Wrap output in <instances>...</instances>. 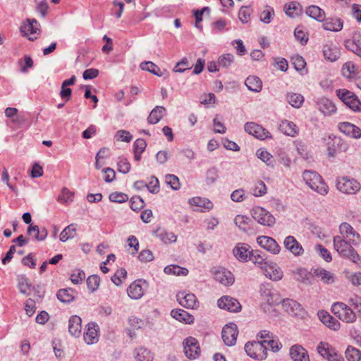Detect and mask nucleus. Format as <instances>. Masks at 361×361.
<instances>
[{
	"label": "nucleus",
	"mask_w": 361,
	"mask_h": 361,
	"mask_svg": "<svg viewBox=\"0 0 361 361\" xmlns=\"http://www.w3.org/2000/svg\"><path fill=\"white\" fill-rule=\"evenodd\" d=\"M346 239L340 235L334 237V247L340 256L350 259L355 264L361 266V256L350 245Z\"/></svg>",
	"instance_id": "f257e3e1"
},
{
	"label": "nucleus",
	"mask_w": 361,
	"mask_h": 361,
	"mask_svg": "<svg viewBox=\"0 0 361 361\" xmlns=\"http://www.w3.org/2000/svg\"><path fill=\"white\" fill-rule=\"evenodd\" d=\"M303 180L310 188L322 195L328 193V186L323 181L321 176L315 171H305L302 175Z\"/></svg>",
	"instance_id": "f03ea898"
},
{
	"label": "nucleus",
	"mask_w": 361,
	"mask_h": 361,
	"mask_svg": "<svg viewBox=\"0 0 361 361\" xmlns=\"http://www.w3.org/2000/svg\"><path fill=\"white\" fill-rule=\"evenodd\" d=\"M259 292L262 300L264 301L261 307L265 313L269 312L273 305H277L281 302L279 295L271 289L269 284L261 285Z\"/></svg>",
	"instance_id": "7ed1b4c3"
},
{
	"label": "nucleus",
	"mask_w": 361,
	"mask_h": 361,
	"mask_svg": "<svg viewBox=\"0 0 361 361\" xmlns=\"http://www.w3.org/2000/svg\"><path fill=\"white\" fill-rule=\"evenodd\" d=\"M331 312L344 322L353 323L356 320L355 313L343 302H334L331 306Z\"/></svg>",
	"instance_id": "20e7f679"
},
{
	"label": "nucleus",
	"mask_w": 361,
	"mask_h": 361,
	"mask_svg": "<svg viewBox=\"0 0 361 361\" xmlns=\"http://www.w3.org/2000/svg\"><path fill=\"white\" fill-rule=\"evenodd\" d=\"M336 188L343 193L354 195L360 190L361 184L353 178L343 176L337 178Z\"/></svg>",
	"instance_id": "39448f33"
},
{
	"label": "nucleus",
	"mask_w": 361,
	"mask_h": 361,
	"mask_svg": "<svg viewBox=\"0 0 361 361\" xmlns=\"http://www.w3.org/2000/svg\"><path fill=\"white\" fill-rule=\"evenodd\" d=\"M245 350L248 356L255 360H263L267 357V345L264 341L247 342L245 345Z\"/></svg>",
	"instance_id": "423d86ee"
},
{
	"label": "nucleus",
	"mask_w": 361,
	"mask_h": 361,
	"mask_svg": "<svg viewBox=\"0 0 361 361\" xmlns=\"http://www.w3.org/2000/svg\"><path fill=\"white\" fill-rule=\"evenodd\" d=\"M251 215L262 226L272 227L276 223L275 217L268 210L261 207H254L251 210Z\"/></svg>",
	"instance_id": "0eeeda50"
},
{
	"label": "nucleus",
	"mask_w": 361,
	"mask_h": 361,
	"mask_svg": "<svg viewBox=\"0 0 361 361\" xmlns=\"http://www.w3.org/2000/svg\"><path fill=\"white\" fill-rule=\"evenodd\" d=\"M337 96L354 111H361V102L352 92L343 89L337 90Z\"/></svg>",
	"instance_id": "6e6552de"
},
{
	"label": "nucleus",
	"mask_w": 361,
	"mask_h": 361,
	"mask_svg": "<svg viewBox=\"0 0 361 361\" xmlns=\"http://www.w3.org/2000/svg\"><path fill=\"white\" fill-rule=\"evenodd\" d=\"M148 288V283L144 279H137L127 288L128 295L133 300L140 299Z\"/></svg>",
	"instance_id": "1a4fd4ad"
},
{
	"label": "nucleus",
	"mask_w": 361,
	"mask_h": 361,
	"mask_svg": "<svg viewBox=\"0 0 361 361\" xmlns=\"http://www.w3.org/2000/svg\"><path fill=\"white\" fill-rule=\"evenodd\" d=\"M317 350L318 353L328 361H343V356L327 343L321 342Z\"/></svg>",
	"instance_id": "9d476101"
},
{
	"label": "nucleus",
	"mask_w": 361,
	"mask_h": 361,
	"mask_svg": "<svg viewBox=\"0 0 361 361\" xmlns=\"http://www.w3.org/2000/svg\"><path fill=\"white\" fill-rule=\"evenodd\" d=\"M184 353L189 359H196L200 354V347L197 340L193 337H188L183 342Z\"/></svg>",
	"instance_id": "9b49d317"
},
{
	"label": "nucleus",
	"mask_w": 361,
	"mask_h": 361,
	"mask_svg": "<svg viewBox=\"0 0 361 361\" xmlns=\"http://www.w3.org/2000/svg\"><path fill=\"white\" fill-rule=\"evenodd\" d=\"M238 334L237 325L234 323L226 324L222 329V339L228 346L235 344Z\"/></svg>",
	"instance_id": "f8f14e48"
},
{
	"label": "nucleus",
	"mask_w": 361,
	"mask_h": 361,
	"mask_svg": "<svg viewBox=\"0 0 361 361\" xmlns=\"http://www.w3.org/2000/svg\"><path fill=\"white\" fill-rule=\"evenodd\" d=\"M217 304L219 308L231 312H238L241 310V305L238 300L228 295L222 296L218 300Z\"/></svg>",
	"instance_id": "ddd939ff"
},
{
	"label": "nucleus",
	"mask_w": 361,
	"mask_h": 361,
	"mask_svg": "<svg viewBox=\"0 0 361 361\" xmlns=\"http://www.w3.org/2000/svg\"><path fill=\"white\" fill-rule=\"evenodd\" d=\"M282 306L286 312L290 314L298 317H303L305 314V310L302 305L296 300L293 299L286 298L281 300Z\"/></svg>",
	"instance_id": "4468645a"
},
{
	"label": "nucleus",
	"mask_w": 361,
	"mask_h": 361,
	"mask_svg": "<svg viewBox=\"0 0 361 361\" xmlns=\"http://www.w3.org/2000/svg\"><path fill=\"white\" fill-rule=\"evenodd\" d=\"M244 129L247 133L260 140H264L270 137V133L268 130L255 122L246 123L244 126Z\"/></svg>",
	"instance_id": "2eb2a0df"
},
{
	"label": "nucleus",
	"mask_w": 361,
	"mask_h": 361,
	"mask_svg": "<svg viewBox=\"0 0 361 361\" xmlns=\"http://www.w3.org/2000/svg\"><path fill=\"white\" fill-rule=\"evenodd\" d=\"M257 242L262 247L274 255H277L281 251L279 245L271 237L265 235L259 236L257 238Z\"/></svg>",
	"instance_id": "dca6fc26"
},
{
	"label": "nucleus",
	"mask_w": 361,
	"mask_h": 361,
	"mask_svg": "<svg viewBox=\"0 0 361 361\" xmlns=\"http://www.w3.org/2000/svg\"><path fill=\"white\" fill-rule=\"evenodd\" d=\"M214 278L216 281L220 283L228 286L233 283L234 277L233 274L224 269V268H216L213 271Z\"/></svg>",
	"instance_id": "f3484780"
},
{
	"label": "nucleus",
	"mask_w": 361,
	"mask_h": 361,
	"mask_svg": "<svg viewBox=\"0 0 361 361\" xmlns=\"http://www.w3.org/2000/svg\"><path fill=\"white\" fill-rule=\"evenodd\" d=\"M286 249L290 251L295 256H301L304 253L302 245L293 235L287 236L283 241Z\"/></svg>",
	"instance_id": "a211bd4d"
},
{
	"label": "nucleus",
	"mask_w": 361,
	"mask_h": 361,
	"mask_svg": "<svg viewBox=\"0 0 361 361\" xmlns=\"http://www.w3.org/2000/svg\"><path fill=\"white\" fill-rule=\"evenodd\" d=\"M177 300L179 304L185 308L195 309L198 307L197 298L193 293L180 292L177 294Z\"/></svg>",
	"instance_id": "6ab92c4d"
},
{
	"label": "nucleus",
	"mask_w": 361,
	"mask_h": 361,
	"mask_svg": "<svg viewBox=\"0 0 361 361\" xmlns=\"http://www.w3.org/2000/svg\"><path fill=\"white\" fill-rule=\"evenodd\" d=\"M339 231L340 236L352 243H357V240L360 238V235L348 223H342L339 226Z\"/></svg>",
	"instance_id": "aec40b11"
},
{
	"label": "nucleus",
	"mask_w": 361,
	"mask_h": 361,
	"mask_svg": "<svg viewBox=\"0 0 361 361\" xmlns=\"http://www.w3.org/2000/svg\"><path fill=\"white\" fill-rule=\"evenodd\" d=\"M262 271L267 277L275 281L281 280L283 276L281 269L274 262H269L265 265Z\"/></svg>",
	"instance_id": "412c9836"
},
{
	"label": "nucleus",
	"mask_w": 361,
	"mask_h": 361,
	"mask_svg": "<svg viewBox=\"0 0 361 361\" xmlns=\"http://www.w3.org/2000/svg\"><path fill=\"white\" fill-rule=\"evenodd\" d=\"M338 128L341 132L350 137L355 139L361 137V129L351 123H340L338 125Z\"/></svg>",
	"instance_id": "4be33fe9"
},
{
	"label": "nucleus",
	"mask_w": 361,
	"mask_h": 361,
	"mask_svg": "<svg viewBox=\"0 0 361 361\" xmlns=\"http://www.w3.org/2000/svg\"><path fill=\"white\" fill-rule=\"evenodd\" d=\"M318 317L321 322L329 328L337 330L340 328L339 322L326 311L320 310L318 312Z\"/></svg>",
	"instance_id": "5701e85b"
},
{
	"label": "nucleus",
	"mask_w": 361,
	"mask_h": 361,
	"mask_svg": "<svg viewBox=\"0 0 361 361\" xmlns=\"http://www.w3.org/2000/svg\"><path fill=\"white\" fill-rule=\"evenodd\" d=\"M290 356L293 361H310L307 351L299 345L291 347Z\"/></svg>",
	"instance_id": "b1692460"
},
{
	"label": "nucleus",
	"mask_w": 361,
	"mask_h": 361,
	"mask_svg": "<svg viewBox=\"0 0 361 361\" xmlns=\"http://www.w3.org/2000/svg\"><path fill=\"white\" fill-rule=\"evenodd\" d=\"M250 246L245 243H238L233 248V252L237 259L242 262H247L249 259L251 251H249Z\"/></svg>",
	"instance_id": "393cba45"
},
{
	"label": "nucleus",
	"mask_w": 361,
	"mask_h": 361,
	"mask_svg": "<svg viewBox=\"0 0 361 361\" xmlns=\"http://www.w3.org/2000/svg\"><path fill=\"white\" fill-rule=\"evenodd\" d=\"M322 51L324 58L331 62L338 60L341 55L339 49L332 43L324 45Z\"/></svg>",
	"instance_id": "a878e982"
},
{
	"label": "nucleus",
	"mask_w": 361,
	"mask_h": 361,
	"mask_svg": "<svg viewBox=\"0 0 361 361\" xmlns=\"http://www.w3.org/2000/svg\"><path fill=\"white\" fill-rule=\"evenodd\" d=\"M27 22L28 23L21 25L20 32L23 35L29 36V39L33 41L36 37H32L30 35L37 33L38 23L35 19H27Z\"/></svg>",
	"instance_id": "bb28decb"
},
{
	"label": "nucleus",
	"mask_w": 361,
	"mask_h": 361,
	"mask_svg": "<svg viewBox=\"0 0 361 361\" xmlns=\"http://www.w3.org/2000/svg\"><path fill=\"white\" fill-rule=\"evenodd\" d=\"M81 318L78 315L71 317L68 321V331L75 336L79 337L82 331Z\"/></svg>",
	"instance_id": "cd10ccee"
},
{
	"label": "nucleus",
	"mask_w": 361,
	"mask_h": 361,
	"mask_svg": "<svg viewBox=\"0 0 361 361\" xmlns=\"http://www.w3.org/2000/svg\"><path fill=\"white\" fill-rule=\"evenodd\" d=\"M98 326L94 323L87 325V331L84 334V341L87 344H93L98 341Z\"/></svg>",
	"instance_id": "c85d7f7f"
},
{
	"label": "nucleus",
	"mask_w": 361,
	"mask_h": 361,
	"mask_svg": "<svg viewBox=\"0 0 361 361\" xmlns=\"http://www.w3.org/2000/svg\"><path fill=\"white\" fill-rule=\"evenodd\" d=\"M317 104L318 109L324 114L330 115L336 110V106L332 101L326 97L319 99Z\"/></svg>",
	"instance_id": "c756f323"
},
{
	"label": "nucleus",
	"mask_w": 361,
	"mask_h": 361,
	"mask_svg": "<svg viewBox=\"0 0 361 361\" xmlns=\"http://www.w3.org/2000/svg\"><path fill=\"white\" fill-rule=\"evenodd\" d=\"M284 11L287 16L295 18L302 14V7L300 3L292 1L284 6Z\"/></svg>",
	"instance_id": "7c9ffc66"
},
{
	"label": "nucleus",
	"mask_w": 361,
	"mask_h": 361,
	"mask_svg": "<svg viewBox=\"0 0 361 361\" xmlns=\"http://www.w3.org/2000/svg\"><path fill=\"white\" fill-rule=\"evenodd\" d=\"M248 260L252 261L262 270L264 268L265 265L269 263V262L266 260L265 253L259 250H252Z\"/></svg>",
	"instance_id": "2f4dec72"
},
{
	"label": "nucleus",
	"mask_w": 361,
	"mask_h": 361,
	"mask_svg": "<svg viewBox=\"0 0 361 361\" xmlns=\"http://www.w3.org/2000/svg\"><path fill=\"white\" fill-rule=\"evenodd\" d=\"M171 315L176 320L185 324H190L194 322V317L188 312L181 309L173 310L171 312Z\"/></svg>",
	"instance_id": "473e14b6"
},
{
	"label": "nucleus",
	"mask_w": 361,
	"mask_h": 361,
	"mask_svg": "<svg viewBox=\"0 0 361 361\" xmlns=\"http://www.w3.org/2000/svg\"><path fill=\"white\" fill-rule=\"evenodd\" d=\"M279 130L284 133L290 137H295L298 133V126L292 121L285 120L283 121L280 126Z\"/></svg>",
	"instance_id": "72a5a7b5"
},
{
	"label": "nucleus",
	"mask_w": 361,
	"mask_h": 361,
	"mask_svg": "<svg viewBox=\"0 0 361 361\" xmlns=\"http://www.w3.org/2000/svg\"><path fill=\"white\" fill-rule=\"evenodd\" d=\"M314 274L324 283L331 284L335 280L334 275L332 273L322 267L314 269Z\"/></svg>",
	"instance_id": "f704fd0d"
},
{
	"label": "nucleus",
	"mask_w": 361,
	"mask_h": 361,
	"mask_svg": "<svg viewBox=\"0 0 361 361\" xmlns=\"http://www.w3.org/2000/svg\"><path fill=\"white\" fill-rule=\"evenodd\" d=\"M306 14L310 18L322 22L324 20L325 12L321 8L315 5H311L306 8Z\"/></svg>",
	"instance_id": "c9c22d12"
},
{
	"label": "nucleus",
	"mask_w": 361,
	"mask_h": 361,
	"mask_svg": "<svg viewBox=\"0 0 361 361\" xmlns=\"http://www.w3.org/2000/svg\"><path fill=\"white\" fill-rule=\"evenodd\" d=\"M27 233L32 235L35 239L42 241L47 236V231L45 228L41 229L37 225H30L27 228Z\"/></svg>",
	"instance_id": "e433bc0d"
},
{
	"label": "nucleus",
	"mask_w": 361,
	"mask_h": 361,
	"mask_svg": "<svg viewBox=\"0 0 361 361\" xmlns=\"http://www.w3.org/2000/svg\"><path fill=\"white\" fill-rule=\"evenodd\" d=\"M245 85L252 92H259L262 88V82L259 78L250 75L245 82Z\"/></svg>",
	"instance_id": "4c0bfd02"
},
{
	"label": "nucleus",
	"mask_w": 361,
	"mask_h": 361,
	"mask_svg": "<svg viewBox=\"0 0 361 361\" xmlns=\"http://www.w3.org/2000/svg\"><path fill=\"white\" fill-rule=\"evenodd\" d=\"M18 287L20 292L25 295L30 294L32 285L29 281V279L24 274H20L17 276Z\"/></svg>",
	"instance_id": "58836bf2"
},
{
	"label": "nucleus",
	"mask_w": 361,
	"mask_h": 361,
	"mask_svg": "<svg viewBox=\"0 0 361 361\" xmlns=\"http://www.w3.org/2000/svg\"><path fill=\"white\" fill-rule=\"evenodd\" d=\"M166 109L161 106H157L150 112L147 121L150 124L157 123L164 116Z\"/></svg>",
	"instance_id": "ea45409f"
},
{
	"label": "nucleus",
	"mask_w": 361,
	"mask_h": 361,
	"mask_svg": "<svg viewBox=\"0 0 361 361\" xmlns=\"http://www.w3.org/2000/svg\"><path fill=\"white\" fill-rule=\"evenodd\" d=\"M189 202L192 206H195L207 211L213 207V203L209 200L200 197H192L189 200Z\"/></svg>",
	"instance_id": "a19ab883"
},
{
	"label": "nucleus",
	"mask_w": 361,
	"mask_h": 361,
	"mask_svg": "<svg viewBox=\"0 0 361 361\" xmlns=\"http://www.w3.org/2000/svg\"><path fill=\"white\" fill-rule=\"evenodd\" d=\"M326 30L338 32L343 28V22L339 18H328L323 23Z\"/></svg>",
	"instance_id": "79ce46f5"
},
{
	"label": "nucleus",
	"mask_w": 361,
	"mask_h": 361,
	"mask_svg": "<svg viewBox=\"0 0 361 361\" xmlns=\"http://www.w3.org/2000/svg\"><path fill=\"white\" fill-rule=\"evenodd\" d=\"M135 358L137 361H152L153 355L152 353L145 348H138L135 350L134 352Z\"/></svg>",
	"instance_id": "37998d69"
},
{
	"label": "nucleus",
	"mask_w": 361,
	"mask_h": 361,
	"mask_svg": "<svg viewBox=\"0 0 361 361\" xmlns=\"http://www.w3.org/2000/svg\"><path fill=\"white\" fill-rule=\"evenodd\" d=\"M75 291L71 288L61 289L57 292V298L62 302L68 303L73 300Z\"/></svg>",
	"instance_id": "c03bdc74"
},
{
	"label": "nucleus",
	"mask_w": 361,
	"mask_h": 361,
	"mask_svg": "<svg viewBox=\"0 0 361 361\" xmlns=\"http://www.w3.org/2000/svg\"><path fill=\"white\" fill-rule=\"evenodd\" d=\"M156 235L164 243H174L177 240V237L173 233L166 231L164 229H158L156 231Z\"/></svg>",
	"instance_id": "a18cd8bd"
},
{
	"label": "nucleus",
	"mask_w": 361,
	"mask_h": 361,
	"mask_svg": "<svg viewBox=\"0 0 361 361\" xmlns=\"http://www.w3.org/2000/svg\"><path fill=\"white\" fill-rule=\"evenodd\" d=\"M140 68L142 70L149 71L157 76L161 77L164 75L163 71L152 61L141 63Z\"/></svg>",
	"instance_id": "49530a36"
},
{
	"label": "nucleus",
	"mask_w": 361,
	"mask_h": 361,
	"mask_svg": "<svg viewBox=\"0 0 361 361\" xmlns=\"http://www.w3.org/2000/svg\"><path fill=\"white\" fill-rule=\"evenodd\" d=\"M286 99L288 103L295 108H300L304 102V97L298 93H288Z\"/></svg>",
	"instance_id": "de8ad7c7"
},
{
	"label": "nucleus",
	"mask_w": 361,
	"mask_h": 361,
	"mask_svg": "<svg viewBox=\"0 0 361 361\" xmlns=\"http://www.w3.org/2000/svg\"><path fill=\"white\" fill-rule=\"evenodd\" d=\"M256 154L259 159H260L263 162H264L269 166H274V159L273 156L268 152L267 150L264 149H259Z\"/></svg>",
	"instance_id": "09e8293b"
},
{
	"label": "nucleus",
	"mask_w": 361,
	"mask_h": 361,
	"mask_svg": "<svg viewBox=\"0 0 361 361\" xmlns=\"http://www.w3.org/2000/svg\"><path fill=\"white\" fill-rule=\"evenodd\" d=\"M76 232V226L75 224H70L66 226L60 234V240L66 242L68 239L73 238Z\"/></svg>",
	"instance_id": "8fccbe9b"
},
{
	"label": "nucleus",
	"mask_w": 361,
	"mask_h": 361,
	"mask_svg": "<svg viewBox=\"0 0 361 361\" xmlns=\"http://www.w3.org/2000/svg\"><path fill=\"white\" fill-rule=\"evenodd\" d=\"M164 271L166 274H172L176 276H186L188 274V270L185 268H182L178 265H169L164 268Z\"/></svg>",
	"instance_id": "3c124183"
},
{
	"label": "nucleus",
	"mask_w": 361,
	"mask_h": 361,
	"mask_svg": "<svg viewBox=\"0 0 361 361\" xmlns=\"http://www.w3.org/2000/svg\"><path fill=\"white\" fill-rule=\"evenodd\" d=\"M219 178V170L213 166L209 168L206 172L205 182L207 185H213Z\"/></svg>",
	"instance_id": "603ef678"
},
{
	"label": "nucleus",
	"mask_w": 361,
	"mask_h": 361,
	"mask_svg": "<svg viewBox=\"0 0 361 361\" xmlns=\"http://www.w3.org/2000/svg\"><path fill=\"white\" fill-rule=\"evenodd\" d=\"M267 186L262 180L257 181L251 188L252 194L255 197H261L267 193Z\"/></svg>",
	"instance_id": "864d4df0"
},
{
	"label": "nucleus",
	"mask_w": 361,
	"mask_h": 361,
	"mask_svg": "<svg viewBox=\"0 0 361 361\" xmlns=\"http://www.w3.org/2000/svg\"><path fill=\"white\" fill-rule=\"evenodd\" d=\"M252 220L243 215H237L234 219L235 224L241 230L245 231Z\"/></svg>",
	"instance_id": "5fc2aeb1"
},
{
	"label": "nucleus",
	"mask_w": 361,
	"mask_h": 361,
	"mask_svg": "<svg viewBox=\"0 0 361 361\" xmlns=\"http://www.w3.org/2000/svg\"><path fill=\"white\" fill-rule=\"evenodd\" d=\"M345 357L348 361H361V351L353 347H348L345 350Z\"/></svg>",
	"instance_id": "6e6d98bb"
},
{
	"label": "nucleus",
	"mask_w": 361,
	"mask_h": 361,
	"mask_svg": "<svg viewBox=\"0 0 361 361\" xmlns=\"http://www.w3.org/2000/svg\"><path fill=\"white\" fill-rule=\"evenodd\" d=\"M100 278L97 275H91L87 279V286L91 292H94L99 288Z\"/></svg>",
	"instance_id": "4d7b16f0"
},
{
	"label": "nucleus",
	"mask_w": 361,
	"mask_h": 361,
	"mask_svg": "<svg viewBox=\"0 0 361 361\" xmlns=\"http://www.w3.org/2000/svg\"><path fill=\"white\" fill-rule=\"evenodd\" d=\"M126 276L127 271L123 268H121L111 277V281L116 286H118L122 284V279H126Z\"/></svg>",
	"instance_id": "13d9d810"
},
{
	"label": "nucleus",
	"mask_w": 361,
	"mask_h": 361,
	"mask_svg": "<svg viewBox=\"0 0 361 361\" xmlns=\"http://www.w3.org/2000/svg\"><path fill=\"white\" fill-rule=\"evenodd\" d=\"M109 198L111 202L123 203L128 200V196L123 192H114L110 194Z\"/></svg>",
	"instance_id": "bf43d9fd"
},
{
	"label": "nucleus",
	"mask_w": 361,
	"mask_h": 361,
	"mask_svg": "<svg viewBox=\"0 0 361 361\" xmlns=\"http://www.w3.org/2000/svg\"><path fill=\"white\" fill-rule=\"evenodd\" d=\"M165 180L168 185H170L173 190H177L180 188L179 179L176 176L173 174H167L165 176Z\"/></svg>",
	"instance_id": "052dcab7"
},
{
	"label": "nucleus",
	"mask_w": 361,
	"mask_h": 361,
	"mask_svg": "<svg viewBox=\"0 0 361 361\" xmlns=\"http://www.w3.org/2000/svg\"><path fill=\"white\" fill-rule=\"evenodd\" d=\"M130 208L133 211H139L145 206L144 200L139 196H134L130 199Z\"/></svg>",
	"instance_id": "680f3d73"
},
{
	"label": "nucleus",
	"mask_w": 361,
	"mask_h": 361,
	"mask_svg": "<svg viewBox=\"0 0 361 361\" xmlns=\"http://www.w3.org/2000/svg\"><path fill=\"white\" fill-rule=\"evenodd\" d=\"M315 250L326 262H329L332 260V257L330 252L322 245H316Z\"/></svg>",
	"instance_id": "e2e57ef3"
},
{
	"label": "nucleus",
	"mask_w": 361,
	"mask_h": 361,
	"mask_svg": "<svg viewBox=\"0 0 361 361\" xmlns=\"http://www.w3.org/2000/svg\"><path fill=\"white\" fill-rule=\"evenodd\" d=\"M146 188L148 191L153 194H157L159 192V182L157 178L155 176H152L151 180L148 184H147Z\"/></svg>",
	"instance_id": "0e129e2a"
},
{
	"label": "nucleus",
	"mask_w": 361,
	"mask_h": 361,
	"mask_svg": "<svg viewBox=\"0 0 361 361\" xmlns=\"http://www.w3.org/2000/svg\"><path fill=\"white\" fill-rule=\"evenodd\" d=\"M234 56L231 54H227L219 57L218 61L219 66L223 68H228L233 62Z\"/></svg>",
	"instance_id": "69168bd1"
},
{
	"label": "nucleus",
	"mask_w": 361,
	"mask_h": 361,
	"mask_svg": "<svg viewBox=\"0 0 361 361\" xmlns=\"http://www.w3.org/2000/svg\"><path fill=\"white\" fill-rule=\"evenodd\" d=\"M73 198V193L64 188L61 190V195L58 197V200L61 203H67L72 202Z\"/></svg>",
	"instance_id": "338daca9"
},
{
	"label": "nucleus",
	"mask_w": 361,
	"mask_h": 361,
	"mask_svg": "<svg viewBox=\"0 0 361 361\" xmlns=\"http://www.w3.org/2000/svg\"><path fill=\"white\" fill-rule=\"evenodd\" d=\"M85 278V274L82 270L76 269L71 275V280L74 284L80 283Z\"/></svg>",
	"instance_id": "774afa93"
}]
</instances>
